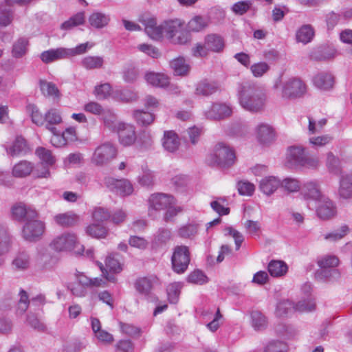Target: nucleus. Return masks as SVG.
<instances>
[{
	"mask_svg": "<svg viewBox=\"0 0 352 352\" xmlns=\"http://www.w3.org/2000/svg\"><path fill=\"white\" fill-rule=\"evenodd\" d=\"M29 41L25 37L18 38L12 45V55L16 58L23 56L28 50Z\"/></svg>",
	"mask_w": 352,
	"mask_h": 352,
	"instance_id": "58836bf2",
	"label": "nucleus"
},
{
	"mask_svg": "<svg viewBox=\"0 0 352 352\" xmlns=\"http://www.w3.org/2000/svg\"><path fill=\"white\" fill-rule=\"evenodd\" d=\"M312 82L317 88H332L334 85V77L331 73L322 72L316 74Z\"/></svg>",
	"mask_w": 352,
	"mask_h": 352,
	"instance_id": "393cba45",
	"label": "nucleus"
},
{
	"mask_svg": "<svg viewBox=\"0 0 352 352\" xmlns=\"http://www.w3.org/2000/svg\"><path fill=\"white\" fill-rule=\"evenodd\" d=\"M105 184L111 191L120 196L130 195L133 191L132 184L125 179H117L109 177L106 179Z\"/></svg>",
	"mask_w": 352,
	"mask_h": 352,
	"instance_id": "9d476101",
	"label": "nucleus"
},
{
	"mask_svg": "<svg viewBox=\"0 0 352 352\" xmlns=\"http://www.w3.org/2000/svg\"><path fill=\"white\" fill-rule=\"evenodd\" d=\"M316 212L319 218L326 220L334 217L336 214V208L327 197H323L316 204Z\"/></svg>",
	"mask_w": 352,
	"mask_h": 352,
	"instance_id": "f3484780",
	"label": "nucleus"
},
{
	"mask_svg": "<svg viewBox=\"0 0 352 352\" xmlns=\"http://www.w3.org/2000/svg\"><path fill=\"white\" fill-rule=\"evenodd\" d=\"M137 48L139 51L153 58H157L161 55L160 50L152 45L142 43L138 45Z\"/></svg>",
	"mask_w": 352,
	"mask_h": 352,
	"instance_id": "0e129e2a",
	"label": "nucleus"
},
{
	"mask_svg": "<svg viewBox=\"0 0 352 352\" xmlns=\"http://www.w3.org/2000/svg\"><path fill=\"white\" fill-rule=\"evenodd\" d=\"M256 134L258 141L265 145L274 141L276 136L274 128L266 123H261L256 126Z\"/></svg>",
	"mask_w": 352,
	"mask_h": 352,
	"instance_id": "6ab92c4d",
	"label": "nucleus"
},
{
	"mask_svg": "<svg viewBox=\"0 0 352 352\" xmlns=\"http://www.w3.org/2000/svg\"><path fill=\"white\" fill-rule=\"evenodd\" d=\"M327 166L329 170L335 175L341 173V168L338 158L333 155L332 153H329L327 157Z\"/></svg>",
	"mask_w": 352,
	"mask_h": 352,
	"instance_id": "4d7b16f0",
	"label": "nucleus"
},
{
	"mask_svg": "<svg viewBox=\"0 0 352 352\" xmlns=\"http://www.w3.org/2000/svg\"><path fill=\"white\" fill-rule=\"evenodd\" d=\"M93 94L100 100L112 99L122 102H135L139 98L133 89H94Z\"/></svg>",
	"mask_w": 352,
	"mask_h": 352,
	"instance_id": "39448f33",
	"label": "nucleus"
},
{
	"mask_svg": "<svg viewBox=\"0 0 352 352\" xmlns=\"http://www.w3.org/2000/svg\"><path fill=\"white\" fill-rule=\"evenodd\" d=\"M336 50L333 47H320L312 55L313 58L317 60H326L334 58Z\"/></svg>",
	"mask_w": 352,
	"mask_h": 352,
	"instance_id": "c03bdc74",
	"label": "nucleus"
},
{
	"mask_svg": "<svg viewBox=\"0 0 352 352\" xmlns=\"http://www.w3.org/2000/svg\"><path fill=\"white\" fill-rule=\"evenodd\" d=\"M85 12H79L71 16L68 20L63 22L60 25V28L63 30H70L75 27L82 25L85 23Z\"/></svg>",
	"mask_w": 352,
	"mask_h": 352,
	"instance_id": "ea45409f",
	"label": "nucleus"
},
{
	"mask_svg": "<svg viewBox=\"0 0 352 352\" xmlns=\"http://www.w3.org/2000/svg\"><path fill=\"white\" fill-rule=\"evenodd\" d=\"M238 98L240 105L244 109L258 112L265 106L266 96L262 89H241Z\"/></svg>",
	"mask_w": 352,
	"mask_h": 352,
	"instance_id": "7ed1b4c3",
	"label": "nucleus"
},
{
	"mask_svg": "<svg viewBox=\"0 0 352 352\" xmlns=\"http://www.w3.org/2000/svg\"><path fill=\"white\" fill-rule=\"evenodd\" d=\"M62 122V117L56 109H51L45 113V126L50 132H56L54 125Z\"/></svg>",
	"mask_w": 352,
	"mask_h": 352,
	"instance_id": "b1692460",
	"label": "nucleus"
},
{
	"mask_svg": "<svg viewBox=\"0 0 352 352\" xmlns=\"http://www.w3.org/2000/svg\"><path fill=\"white\" fill-rule=\"evenodd\" d=\"M150 208L155 210H165L170 205H175V198L168 194L155 193L151 195L149 198Z\"/></svg>",
	"mask_w": 352,
	"mask_h": 352,
	"instance_id": "4468645a",
	"label": "nucleus"
},
{
	"mask_svg": "<svg viewBox=\"0 0 352 352\" xmlns=\"http://www.w3.org/2000/svg\"><path fill=\"white\" fill-rule=\"evenodd\" d=\"M294 309V304L288 300L279 302L276 309V314L278 317H284Z\"/></svg>",
	"mask_w": 352,
	"mask_h": 352,
	"instance_id": "3c124183",
	"label": "nucleus"
},
{
	"mask_svg": "<svg viewBox=\"0 0 352 352\" xmlns=\"http://www.w3.org/2000/svg\"><path fill=\"white\" fill-rule=\"evenodd\" d=\"M144 78L147 83L155 88H166L169 85V78L163 73L148 72Z\"/></svg>",
	"mask_w": 352,
	"mask_h": 352,
	"instance_id": "412c9836",
	"label": "nucleus"
},
{
	"mask_svg": "<svg viewBox=\"0 0 352 352\" xmlns=\"http://www.w3.org/2000/svg\"><path fill=\"white\" fill-rule=\"evenodd\" d=\"M30 264V256L27 252H19L12 261V265L19 270H25Z\"/></svg>",
	"mask_w": 352,
	"mask_h": 352,
	"instance_id": "5fc2aeb1",
	"label": "nucleus"
},
{
	"mask_svg": "<svg viewBox=\"0 0 352 352\" xmlns=\"http://www.w3.org/2000/svg\"><path fill=\"white\" fill-rule=\"evenodd\" d=\"M316 278L320 281L331 282L340 277V272L337 269L320 267L315 274Z\"/></svg>",
	"mask_w": 352,
	"mask_h": 352,
	"instance_id": "2f4dec72",
	"label": "nucleus"
},
{
	"mask_svg": "<svg viewBox=\"0 0 352 352\" xmlns=\"http://www.w3.org/2000/svg\"><path fill=\"white\" fill-rule=\"evenodd\" d=\"M40 58L45 64L67 59L69 56L67 47H57L45 50L40 54Z\"/></svg>",
	"mask_w": 352,
	"mask_h": 352,
	"instance_id": "a211bd4d",
	"label": "nucleus"
},
{
	"mask_svg": "<svg viewBox=\"0 0 352 352\" xmlns=\"http://www.w3.org/2000/svg\"><path fill=\"white\" fill-rule=\"evenodd\" d=\"M34 168L32 162L27 160H21L13 166L12 174L15 177H25L33 171Z\"/></svg>",
	"mask_w": 352,
	"mask_h": 352,
	"instance_id": "7c9ffc66",
	"label": "nucleus"
},
{
	"mask_svg": "<svg viewBox=\"0 0 352 352\" xmlns=\"http://www.w3.org/2000/svg\"><path fill=\"white\" fill-rule=\"evenodd\" d=\"M171 230L167 228H160L154 235L152 241L153 248L165 247L172 239Z\"/></svg>",
	"mask_w": 352,
	"mask_h": 352,
	"instance_id": "4be33fe9",
	"label": "nucleus"
},
{
	"mask_svg": "<svg viewBox=\"0 0 352 352\" xmlns=\"http://www.w3.org/2000/svg\"><path fill=\"white\" fill-rule=\"evenodd\" d=\"M54 220L57 225L61 227H71L77 224L79 217L72 212H67L55 215Z\"/></svg>",
	"mask_w": 352,
	"mask_h": 352,
	"instance_id": "c85d7f7f",
	"label": "nucleus"
},
{
	"mask_svg": "<svg viewBox=\"0 0 352 352\" xmlns=\"http://www.w3.org/2000/svg\"><path fill=\"white\" fill-rule=\"evenodd\" d=\"M133 117L139 124L142 126L151 124L155 118L153 113L140 109L133 111Z\"/></svg>",
	"mask_w": 352,
	"mask_h": 352,
	"instance_id": "a19ab883",
	"label": "nucleus"
},
{
	"mask_svg": "<svg viewBox=\"0 0 352 352\" xmlns=\"http://www.w3.org/2000/svg\"><path fill=\"white\" fill-rule=\"evenodd\" d=\"M105 264L109 271L113 273H120L122 270V263L119 254H109L105 260Z\"/></svg>",
	"mask_w": 352,
	"mask_h": 352,
	"instance_id": "37998d69",
	"label": "nucleus"
},
{
	"mask_svg": "<svg viewBox=\"0 0 352 352\" xmlns=\"http://www.w3.org/2000/svg\"><path fill=\"white\" fill-rule=\"evenodd\" d=\"M138 74V68L133 65H129L123 72V79L127 82H133L136 80Z\"/></svg>",
	"mask_w": 352,
	"mask_h": 352,
	"instance_id": "680f3d73",
	"label": "nucleus"
},
{
	"mask_svg": "<svg viewBox=\"0 0 352 352\" xmlns=\"http://www.w3.org/2000/svg\"><path fill=\"white\" fill-rule=\"evenodd\" d=\"M286 343L280 341H274L267 344L263 352H287Z\"/></svg>",
	"mask_w": 352,
	"mask_h": 352,
	"instance_id": "774afa93",
	"label": "nucleus"
},
{
	"mask_svg": "<svg viewBox=\"0 0 352 352\" xmlns=\"http://www.w3.org/2000/svg\"><path fill=\"white\" fill-rule=\"evenodd\" d=\"M232 109L226 104L216 103L211 109L206 112V116L211 120H220L230 116Z\"/></svg>",
	"mask_w": 352,
	"mask_h": 352,
	"instance_id": "aec40b11",
	"label": "nucleus"
},
{
	"mask_svg": "<svg viewBox=\"0 0 352 352\" xmlns=\"http://www.w3.org/2000/svg\"><path fill=\"white\" fill-rule=\"evenodd\" d=\"M10 246V236L6 229L0 226V256L8 253Z\"/></svg>",
	"mask_w": 352,
	"mask_h": 352,
	"instance_id": "de8ad7c7",
	"label": "nucleus"
},
{
	"mask_svg": "<svg viewBox=\"0 0 352 352\" xmlns=\"http://www.w3.org/2000/svg\"><path fill=\"white\" fill-rule=\"evenodd\" d=\"M27 111L30 113L32 121L37 126L45 124V116H43L38 111V108L32 104L26 107Z\"/></svg>",
	"mask_w": 352,
	"mask_h": 352,
	"instance_id": "864d4df0",
	"label": "nucleus"
},
{
	"mask_svg": "<svg viewBox=\"0 0 352 352\" xmlns=\"http://www.w3.org/2000/svg\"><path fill=\"white\" fill-rule=\"evenodd\" d=\"M235 153L228 145L219 142L217 144L212 153L208 156L207 162L211 166L228 168L235 161Z\"/></svg>",
	"mask_w": 352,
	"mask_h": 352,
	"instance_id": "20e7f679",
	"label": "nucleus"
},
{
	"mask_svg": "<svg viewBox=\"0 0 352 352\" xmlns=\"http://www.w3.org/2000/svg\"><path fill=\"white\" fill-rule=\"evenodd\" d=\"M279 187H280V180L274 176L263 178L259 184L261 191L268 196L272 195Z\"/></svg>",
	"mask_w": 352,
	"mask_h": 352,
	"instance_id": "5701e85b",
	"label": "nucleus"
},
{
	"mask_svg": "<svg viewBox=\"0 0 352 352\" xmlns=\"http://www.w3.org/2000/svg\"><path fill=\"white\" fill-rule=\"evenodd\" d=\"M184 21L180 19L164 21V37L173 44L184 45L190 41V34L185 28Z\"/></svg>",
	"mask_w": 352,
	"mask_h": 352,
	"instance_id": "f03ea898",
	"label": "nucleus"
},
{
	"mask_svg": "<svg viewBox=\"0 0 352 352\" xmlns=\"http://www.w3.org/2000/svg\"><path fill=\"white\" fill-rule=\"evenodd\" d=\"M314 36V30L311 25H303L296 32V40L299 43L307 44L311 41Z\"/></svg>",
	"mask_w": 352,
	"mask_h": 352,
	"instance_id": "4c0bfd02",
	"label": "nucleus"
},
{
	"mask_svg": "<svg viewBox=\"0 0 352 352\" xmlns=\"http://www.w3.org/2000/svg\"><path fill=\"white\" fill-rule=\"evenodd\" d=\"M135 287L139 293L148 295L152 288V283L147 278H141L136 280Z\"/></svg>",
	"mask_w": 352,
	"mask_h": 352,
	"instance_id": "13d9d810",
	"label": "nucleus"
},
{
	"mask_svg": "<svg viewBox=\"0 0 352 352\" xmlns=\"http://www.w3.org/2000/svg\"><path fill=\"white\" fill-rule=\"evenodd\" d=\"M252 6L251 1H241L233 4L231 10L235 14L243 15L250 9Z\"/></svg>",
	"mask_w": 352,
	"mask_h": 352,
	"instance_id": "e2e57ef3",
	"label": "nucleus"
},
{
	"mask_svg": "<svg viewBox=\"0 0 352 352\" xmlns=\"http://www.w3.org/2000/svg\"><path fill=\"white\" fill-rule=\"evenodd\" d=\"M20 299L18 302L16 312L18 314H23L28 309L30 302L35 306L43 305L46 302L45 295L40 294L30 300L27 292L21 289L19 292Z\"/></svg>",
	"mask_w": 352,
	"mask_h": 352,
	"instance_id": "f8f14e48",
	"label": "nucleus"
},
{
	"mask_svg": "<svg viewBox=\"0 0 352 352\" xmlns=\"http://www.w3.org/2000/svg\"><path fill=\"white\" fill-rule=\"evenodd\" d=\"M173 270L178 273H184L190 263V252L186 245H177L174 248L171 258Z\"/></svg>",
	"mask_w": 352,
	"mask_h": 352,
	"instance_id": "0eeeda50",
	"label": "nucleus"
},
{
	"mask_svg": "<svg viewBox=\"0 0 352 352\" xmlns=\"http://www.w3.org/2000/svg\"><path fill=\"white\" fill-rule=\"evenodd\" d=\"M45 230V225L36 219L28 220L23 226L21 235L24 240L34 242L38 240Z\"/></svg>",
	"mask_w": 352,
	"mask_h": 352,
	"instance_id": "1a4fd4ad",
	"label": "nucleus"
},
{
	"mask_svg": "<svg viewBox=\"0 0 352 352\" xmlns=\"http://www.w3.org/2000/svg\"><path fill=\"white\" fill-rule=\"evenodd\" d=\"M162 145L164 149L173 153L179 146V140L177 135L173 131H165L162 139Z\"/></svg>",
	"mask_w": 352,
	"mask_h": 352,
	"instance_id": "cd10ccee",
	"label": "nucleus"
},
{
	"mask_svg": "<svg viewBox=\"0 0 352 352\" xmlns=\"http://www.w3.org/2000/svg\"><path fill=\"white\" fill-rule=\"evenodd\" d=\"M280 186L289 192H297L300 189V182L292 177H287L280 182Z\"/></svg>",
	"mask_w": 352,
	"mask_h": 352,
	"instance_id": "bf43d9fd",
	"label": "nucleus"
},
{
	"mask_svg": "<svg viewBox=\"0 0 352 352\" xmlns=\"http://www.w3.org/2000/svg\"><path fill=\"white\" fill-rule=\"evenodd\" d=\"M116 155V146L111 142H106L96 147L91 157V162L96 166L107 165Z\"/></svg>",
	"mask_w": 352,
	"mask_h": 352,
	"instance_id": "423d86ee",
	"label": "nucleus"
},
{
	"mask_svg": "<svg viewBox=\"0 0 352 352\" xmlns=\"http://www.w3.org/2000/svg\"><path fill=\"white\" fill-rule=\"evenodd\" d=\"M102 116L104 126L112 132H116L120 124L124 123L118 120L117 116L110 110L104 111Z\"/></svg>",
	"mask_w": 352,
	"mask_h": 352,
	"instance_id": "c9c22d12",
	"label": "nucleus"
},
{
	"mask_svg": "<svg viewBox=\"0 0 352 352\" xmlns=\"http://www.w3.org/2000/svg\"><path fill=\"white\" fill-rule=\"evenodd\" d=\"M315 309L316 303L311 298L300 300L294 305V309L300 312H309L314 311Z\"/></svg>",
	"mask_w": 352,
	"mask_h": 352,
	"instance_id": "052dcab7",
	"label": "nucleus"
},
{
	"mask_svg": "<svg viewBox=\"0 0 352 352\" xmlns=\"http://www.w3.org/2000/svg\"><path fill=\"white\" fill-rule=\"evenodd\" d=\"M181 286L179 283H173L167 289L168 298L170 303L176 304L179 300Z\"/></svg>",
	"mask_w": 352,
	"mask_h": 352,
	"instance_id": "69168bd1",
	"label": "nucleus"
},
{
	"mask_svg": "<svg viewBox=\"0 0 352 352\" xmlns=\"http://www.w3.org/2000/svg\"><path fill=\"white\" fill-rule=\"evenodd\" d=\"M252 325L254 329L260 331L267 326V320L264 315L258 311H253L251 313Z\"/></svg>",
	"mask_w": 352,
	"mask_h": 352,
	"instance_id": "49530a36",
	"label": "nucleus"
},
{
	"mask_svg": "<svg viewBox=\"0 0 352 352\" xmlns=\"http://www.w3.org/2000/svg\"><path fill=\"white\" fill-rule=\"evenodd\" d=\"M77 244V238L74 234L65 233L56 238L51 245L58 251L71 250Z\"/></svg>",
	"mask_w": 352,
	"mask_h": 352,
	"instance_id": "2eb2a0df",
	"label": "nucleus"
},
{
	"mask_svg": "<svg viewBox=\"0 0 352 352\" xmlns=\"http://www.w3.org/2000/svg\"><path fill=\"white\" fill-rule=\"evenodd\" d=\"M205 45L210 52L219 53L223 51L225 41L222 36L217 34H209L205 38Z\"/></svg>",
	"mask_w": 352,
	"mask_h": 352,
	"instance_id": "bb28decb",
	"label": "nucleus"
},
{
	"mask_svg": "<svg viewBox=\"0 0 352 352\" xmlns=\"http://www.w3.org/2000/svg\"><path fill=\"white\" fill-rule=\"evenodd\" d=\"M170 65L175 75L177 76H185L188 74L190 69V65L186 60L181 56L173 59Z\"/></svg>",
	"mask_w": 352,
	"mask_h": 352,
	"instance_id": "f704fd0d",
	"label": "nucleus"
},
{
	"mask_svg": "<svg viewBox=\"0 0 352 352\" xmlns=\"http://www.w3.org/2000/svg\"><path fill=\"white\" fill-rule=\"evenodd\" d=\"M210 23V19L208 16L197 15L192 17L186 25V30L190 32H199L206 28Z\"/></svg>",
	"mask_w": 352,
	"mask_h": 352,
	"instance_id": "a878e982",
	"label": "nucleus"
},
{
	"mask_svg": "<svg viewBox=\"0 0 352 352\" xmlns=\"http://www.w3.org/2000/svg\"><path fill=\"white\" fill-rule=\"evenodd\" d=\"M36 154L41 160V163L46 165L52 166L55 163V158L52 152L44 147H38L36 150Z\"/></svg>",
	"mask_w": 352,
	"mask_h": 352,
	"instance_id": "603ef678",
	"label": "nucleus"
},
{
	"mask_svg": "<svg viewBox=\"0 0 352 352\" xmlns=\"http://www.w3.org/2000/svg\"><path fill=\"white\" fill-rule=\"evenodd\" d=\"M27 149L26 142L22 137H17L12 145L6 147L7 153L12 157L25 155Z\"/></svg>",
	"mask_w": 352,
	"mask_h": 352,
	"instance_id": "c756f323",
	"label": "nucleus"
},
{
	"mask_svg": "<svg viewBox=\"0 0 352 352\" xmlns=\"http://www.w3.org/2000/svg\"><path fill=\"white\" fill-rule=\"evenodd\" d=\"M198 231V225L188 223L182 226L178 230V236L183 239H191L194 237Z\"/></svg>",
	"mask_w": 352,
	"mask_h": 352,
	"instance_id": "8fccbe9b",
	"label": "nucleus"
},
{
	"mask_svg": "<svg viewBox=\"0 0 352 352\" xmlns=\"http://www.w3.org/2000/svg\"><path fill=\"white\" fill-rule=\"evenodd\" d=\"M86 233L94 238H104L107 234V230L100 223H92L87 227Z\"/></svg>",
	"mask_w": 352,
	"mask_h": 352,
	"instance_id": "a18cd8bd",
	"label": "nucleus"
},
{
	"mask_svg": "<svg viewBox=\"0 0 352 352\" xmlns=\"http://www.w3.org/2000/svg\"><path fill=\"white\" fill-rule=\"evenodd\" d=\"M12 218L18 221H23L36 219L38 217L37 212L23 203L14 204L12 208Z\"/></svg>",
	"mask_w": 352,
	"mask_h": 352,
	"instance_id": "ddd939ff",
	"label": "nucleus"
},
{
	"mask_svg": "<svg viewBox=\"0 0 352 352\" xmlns=\"http://www.w3.org/2000/svg\"><path fill=\"white\" fill-rule=\"evenodd\" d=\"M80 65L87 70L100 69L103 67L104 58L99 56H87L81 60Z\"/></svg>",
	"mask_w": 352,
	"mask_h": 352,
	"instance_id": "e433bc0d",
	"label": "nucleus"
},
{
	"mask_svg": "<svg viewBox=\"0 0 352 352\" xmlns=\"http://www.w3.org/2000/svg\"><path fill=\"white\" fill-rule=\"evenodd\" d=\"M90 25L96 29H101L108 25L110 17L108 14L100 12H94L89 16Z\"/></svg>",
	"mask_w": 352,
	"mask_h": 352,
	"instance_id": "473e14b6",
	"label": "nucleus"
},
{
	"mask_svg": "<svg viewBox=\"0 0 352 352\" xmlns=\"http://www.w3.org/2000/svg\"><path fill=\"white\" fill-rule=\"evenodd\" d=\"M302 193L306 200L314 201L316 204L326 197L322 193L318 182L315 181L306 182L302 187Z\"/></svg>",
	"mask_w": 352,
	"mask_h": 352,
	"instance_id": "dca6fc26",
	"label": "nucleus"
},
{
	"mask_svg": "<svg viewBox=\"0 0 352 352\" xmlns=\"http://www.w3.org/2000/svg\"><path fill=\"white\" fill-rule=\"evenodd\" d=\"M349 230L348 226L343 225L338 230L325 234L324 239L331 241L340 240L349 233Z\"/></svg>",
	"mask_w": 352,
	"mask_h": 352,
	"instance_id": "6e6d98bb",
	"label": "nucleus"
},
{
	"mask_svg": "<svg viewBox=\"0 0 352 352\" xmlns=\"http://www.w3.org/2000/svg\"><path fill=\"white\" fill-rule=\"evenodd\" d=\"M287 164L292 168H317L320 164L316 156L311 155L300 145L291 146L287 149Z\"/></svg>",
	"mask_w": 352,
	"mask_h": 352,
	"instance_id": "f257e3e1",
	"label": "nucleus"
},
{
	"mask_svg": "<svg viewBox=\"0 0 352 352\" xmlns=\"http://www.w3.org/2000/svg\"><path fill=\"white\" fill-rule=\"evenodd\" d=\"M338 193L343 199H346L352 197V175L342 176L340 180Z\"/></svg>",
	"mask_w": 352,
	"mask_h": 352,
	"instance_id": "72a5a7b5",
	"label": "nucleus"
},
{
	"mask_svg": "<svg viewBox=\"0 0 352 352\" xmlns=\"http://www.w3.org/2000/svg\"><path fill=\"white\" fill-rule=\"evenodd\" d=\"M115 133L118 134L120 143L124 146H131L137 138L135 126L126 122L120 124Z\"/></svg>",
	"mask_w": 352,
	"mask_h": 352,
	"instance_id": "9b49d317",
	"label": "nucleus"
},
{
	"mask_svg": "<svg viewBox=\"0 0 352 352\" xmlns=\"http://www.w3.org/2000/svg\"><path fill=\"white\" fill-rule=\"evenodd\" d=\"M339 258L335 255H325L318 259L317 263L320 267L335 269L339 265Z\"/></svg>",
	"mask_w": 352,
	"mask_h": 352,
	"instance_id": "09e8293b",
	"label": "nucleus"
},
{
	"mask_svg": "<svg viewBox=\"0 0 352 352\" xmlns=\"http://www.w3.org/2000/svg\"><path fill=\"white\" fill-rule=\"evenodd\" d=\"M270 69L269 65L265 62H258L250 67V70L255 77H261Z\"/></svg>",
	"mask_w": 352,
	"mask_h": 352,
	"instance_id": "338daca9",
	"label": "nucleus"
},
{
	"mask_svg": "<svg viewBox=\"0 0 352 352\" xmlns=\"http://www.w3.org/2000/svg\"><path fill=\"white\" fill-rule=\"evenodd\" d=\"M138 21L144 26L146 34L151 39L160 41L164 36V22L157 25L156 19L148 14L140 16Z\"/></svg>",
	"mask_w": 352,
	"mask_h": 352,
	"instance_id": "6e6552de",
	"label": "nucleus"
},
{
	"mask_svg": "<svg viewBox=\"0 0 352 352\" xmlns=\"http://www.w3.org/2000/svg\"><path fill=\"white\" fill-rule=\"evenodd\" d=\"M287 270V264L282 261H272L268 265V271L274 277L284 276Z\"/></svg>",
	"mask_w": 352,
	"mask_h": 352,
	"instance_id": "79ce46f5",
	"label": "nucleus"
}]
</instances>
